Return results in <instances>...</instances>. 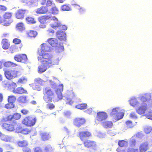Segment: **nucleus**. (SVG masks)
<instances>
[{
  "label": "nucleus",
  "instance_id": "nucleus-1",
  "mask_svg": "<svg viewBox=\"0 0 152 152\" xmlns=\"http://www.w3.org/2000/svg\"><path fill=\"white\" fill-rule=\"evenodd\" d=\"M50 50V47L46 44L41 45V51H39L38 61L42 65L38 68L39 73H43L47 69L55 64L54 61L50 54L47 53Z\"/></svg>",
  "mask_w": 152,
  "mask_h": 152
},
{
  "label": "nucleus",
  "instance_id": "nucleus-2",
  "mask_svg": "<svg viewBox=\"0 0 152 152\" xmlns=\"http://www.w3.org/2000/svg\"><path fill=\"white\" fill-rule=\"evenodd\" d=\"M63 85L60 84L56 91L53 88L46 87L43 89V99L46 102L49 103L52 102H57L63 99L62 91L63 90Z\"/></svg>",
  "mask_w": 152,
  "mask_h": 152
},
{
  "label": "nucleus",
  "instance_id": "nucleus-3",
  "mask_svg": "<svg viewBox=\"0 0 152 152\" xmlns=\"http://www.w3.org/2000/svg\"><path fill=\"white\" fill-rule=\"evenodd\" d=\"M0 124L3 129L10 132L15 130L17 126V123L15 121H11L6 117L1 119Z\"/></svg>",
  "mask_w": 152,
  "mask_h": 152
},
{
  "label": "nucleus",
  "instance_id": "nucleus-4",
  "mask_svg": "<svg viewBox=\"0 0 152 152\" xmlns=\"http://www.w3.org/2000/svg\"><path fill=\"white\" fill-rule=\"evenodd\" d=\"M140 100L142 103V105L136 109V112L140 114H144L147 109L146 104L145 103L147 100L146 95L142 96L140 97Z\"/></svg>",
  "mask_w": 152,
  "mask_h": 152
},
{
  "label": "nucleus",
  "instance_id": "nucleus-5",
  "mask_svg": "<svg viewBox=\"0 0 152 152\" xmlns=\"http://www.w3.org/2000/svg\"><path fill=\"white\" fill-rule=\"evenodd\" d=\"M84 146L90 150H96L97 148L96 142L92 140L86 139L83 142Z\"/></svg>",
  "mask_w": 152,
  "mask_h": 152
},
{
  "label": "nucleus",
  "instance_id": "nucleus-6",
  "mask_svg": "<svg viewBox=\"0 0 152 152\" xmlns=\"http://www.w3.org/2000/svg\"><path fill=\"white\" fill-rule=\"evenodd\" d=\"M36 121V117L27 116L23 118L22 121V123L27 126L31 127L35 125Z\"/></svg>",
  "mask_w": 152,
  "mask_h": 152
},
{
  "label": "nucleus",
  "instance_id": "nucleus-7",
  "mask_svg": "<svg viewBox=\"0 0 152 152\" xmlns=\"http://www.w3.org/2000/svg\"><path fill=\"white\" fill-rule=\"evenodd\" d=\"M12 13L9 12H5L3 15V18L4 21V25L8 26L13 22L12 19Z\"/></svg>",
  "mask_w": 152,
  "mask_h": 152
},
{
  "label": "nucleus",
  "instance_id": "nucleus-8",
  "mask_svg": "<svg viewBox=\"0 0 152 152\" xmlns=\"http://www.w3.org/2000/svg\"><path fill=\"white\" fill-rule=\"evenodd\" d=\"M18 73V71L15 70H6L4 72V75L7 79L11 80L17 77Z\"/></svg>",
  "mask_w": 152,
  "mask_h": 152
},
{
  "label": "nucleus",
  "instance_id": "nucleus-9",
  "mask_svg": "<svg viewBox=\"0 0 152 152\" xmlns=\"http://www.w3.org/2000/svg\"><path fill=\"white\" fill-rule=\"evenodd\" d=\"M86 122V119L83 117H76L73 121V125L77 127H80L84 124Z\"/></svg>",
  "mask_w": 152,
  "mask_h": 152
},
{
  "label": "nucleus",
  "instance_id": "nucleus-10",
  "mask_svg": "<svg viewBox=\"0 0 152 152\" xmlns=\"http://www.w3.org/2000/svg\"><path fill=\"white\" fill-rule=\"evenodd\" d=\"M14 58L15 60L18 62L23 63H26L27 62L28 58L25 54H17L14 56Z\"/></svg>",
  "mask_w": 152,
  "mask_h": 152
},
{
  "label": "nucleus",
  "instance_id": "nucleus-11",
  "mask_svg": "<svg viewBox=\"0 0 152 152\" xmlns=\"http://www.w3.org/2000/svg\"><path fill=\"white\" fill-rule=\"evenodd\" d=\"M28 12V11L26 10L18 9L15 13V17L18 19H23L25 15H27Z\"/></svg>",
  "mask_w": 152,
  "mask_h": 152
},
{
  "label": "nucleus",
  "instance_id": "nucleus-12",
  "mask_svg": "<svg viewBox=\"0 0 152 152\" xmlns=\"http://www.w3.org/2000/svg\"><path fill=\"white\" fill-rule=\"evenodd\" d=\"M66 104L69 105H72L74 102L75 103H79L81 102V99L80 98H75L74 97L67 96L65 97L64 99Z\"/></svg>",
  "mask_w": 152,
  "mask_h": 152
},
{
  "label": "nucleus",
  "instance_id": "nucleus-13",
  "mask_svg": "<svg viewBox=\"0 0 152 152\" xmlns=\"http://www.w3.org/2000/svg\"><path fill=\"white\" fill-rule=\"evenodd\" d=\"M52 20L53 22L50 24V27L55 30L59 28L61 26V23L58 20V19L55 16H53L52 17Z\"/></svg>",
  "mask_w": 152,
  "mask_h": 152
},
{
  "label": "nucleus",
  "instance_id": "nucleus-14",
  "mask_svg": "<svg viewBox=\"0 0 152 152\" xmlns=\"http://www.w3.org/2000/svg\"><path fill=\"white\" fill-rule=\"evenodd\" d=\"M107 115L106 112L103 111L99 112L97 113L96 119L99 121H101L107 119Z\"/></svg>",
  "mask_w": 152,
  "mask_h": 152
},
{
  "label": "nucleus",
  "instance_id": "nucleus-15",
  "mask_svg": "<svg viewBox=\"0 0 152 152\" xmlns=\"http://www.w3.org/2000/svg\"><path fill=\"white\" fill-rule=\"evenodd\" d=\"M91 133L88 131H81L79 132L78 137L80 138V140L82 141L85 140V138L89 137L91 136Z\"/></svg>",
  "mask_w": 152,
  "mask_h": 152
},
{
  "label": "nucleus",
  "instance_id": "nucleus-16",
  "mask_svg": "<svg viewBox=\"0 0 152 152\" xmlns=\"http://www.w3.org/2000/svg\"><path fill=\"white\" fill-rule=\"evenodd\" d=\"M148 149V145L147 142L141 143L139 147V152H145Z\"/></svg>",
  "mask_w": 152,
  "mask_h": 152
},
{
  "label": "nucleus",
  "instance_id": "nucleus-17",
  "mask_svg": "<svg viewBox=\"0 0 152 152\" xmlns=\"http://www.w3.org/2000/svg\"><path fill=\"white\" fill-rule=\"evenodd\" d=\"M16 144L19 147L23 148L28 146V145L29 143L27 140H24L18 141Z\"/></svg>",
  "mask_w": 152,
  "mask_h": 152
},
{
  "label": "nucleus",
  "instance_id": "nucleus-18",
  "mask_svg": "<svg viewBox=\"0 0 152 152\" xmlns=\"http://www.w3.org/2000/svg\"><path fill=\"white\" fill-rule=\"evenodd\" d=\"M6 117L11 121H13V120H18L21 118V115L20 113H15L13 115H9L6 116Z\"/></svg>",
  "mask_w": 152,
  "mask_h": 152
},
{
  "label": "nucleus",
  "instance_id": "nucleus-19",
  "mask_svg": "<svg viewBox=\"0 0 152 152\" xmlns=\"http://www.w3.org/2000/svg\"><path fill=\"white\" fill-rule=\"evenodd\" d=\"M2 48L4 50L8 49L10 47V44L8 39L4 38L1 41Z\"/></svg>",
  "mask_w": 152,
  "mask_h": 152
},
{
  "label": "nucleus",
  "instance_id": "nucleus-20",
  "mask_svg": "<svg viewBox=\"0 0 152 152\" xmlns=\"http://www.w3.org/2000/svg\"><path fill=\"white\" fill-rule=\"evenodd\" d=\"M12 92L15 94H22L27 93V91L22 87H19L16 88Z\"/></svg>",
  "mask_w": 152,
  "mask_h": 152
},
{
  "label": "nucleus",
  "instance_id": "nucleus-21",
  "mask_svg": "<svg viewBox=\"0 0 152 152\" xmlns=\"http://www.w3.org/2000/svg\"><path fill=\"white\" fill-rule=\"evenodd\" d=\"M56 36L59 40H66V34L62 31H58L56 33Z\"/></svg>",
  "mask_w": 152,
  "mask_h": 152
},
{
  "label": "nucleus",
  "instance_id": "nucleus-22",
  "mask_svg": "<svg viewBox=\"0 0 152 152\" xmlns=\"http://www.w3.org/2000/svg\"><path fill=\"white\" fill-rule=\"evenodd\" d=\"M47 42L53 47H56L58 45V40L55 38H49L47 40Z\"/></svg>",
  "mask_w": 152,
  "mask_h": 152
},
{
  "label": "nucleus",
  "instance_id": "nucleus-23",
  "mask_svg": "<svg viewBox=\"0 0 152 152\" xmlns=\"http://www.w3.org/2000/svg\"><path fill=\"white\" fill-rule=\"evenodd\" d=\"M102 126L104 128L106 129L111 128L113 125V123L110 121H105L102 123Z\"/></svg>",
  "mask_w": 152,
  "mask_h": 152
},
{
  "label": "nucleus",
  "instance_id": "nucleus-24",
  "mask_svg": "<svg viewBox=\"0 0 152 152\" xmlns=\"http://www.w3.org/2000/svg\"><path fill=\"white\" fill-rule=\"evenodd\" d=\"M48 11V9L46 7L42 6L37 9L36 13L39 14H45Z\"/></svg>",
  "mask_w": 152,
  "mask_h": 152
},
{
  "label": "nucleus",
  "instance_id": "nucleus-25",
  "mask_svg": "<svg viewBox=\"0 0 152 152\" xmlns=\"http://www.w3.org/2000/svg\"><path fill=\"white\" fill-rule=\"evenodd\" d=\"M17 101L20 104H24L26 103L27 101V96L25 95L20 96L18 97Z\"/></svg>",
  "mask_w": 152,
  "mask_h": 152
},
{
  "label": "nucleus",
  "instance_id": "nucleus-26",
  "mask_svg": "<svg viewBox=\"0 0 152 152\" xmlns=\"http://www.w3.org/2000/svg\"><path fill=\"white\" fill-rule=\"evenodd\" d=\"M37 32L34 30H30L26 33L27 36L30 38H34L37 35Z\"/></svg>",
  "mask_w": 152,
  "mask_h": 152
},
{
  "label": "nucleus",
  "instance_id": "nucleus-27",
  "mask_svg": "<svg viewBox=\"0 0 152 152\" xmlns=\"http://www.w3.org/2000/svg\"><path fill=\"white\" fill-rule=\"evenodd\" d=\"M25 20L26 22L29 24H33L36 23L35 19L30 16L26 17Z\"/></svg>",
  "mask_w": 152,
  "mask_h": 152
},
{
  "label": "nucleus",
  "instance_id": "nucleus-28",
  "mask_svg": "<svg viewBox=\"0 0 152 152\" xmlns=\"http://www.w3.org/2000/svg\"><path fill=\"white\" fill-rule=\"evenodd\" d=\"M16 28L19 31H22L25 30V27L24 24L22 22L18 23L16 25Z\"/></svg>",
  "mask_w": 152,
  "mask_h": 152
},
{
  "label": "nucleus",
  "instance_id": "nucleus-29",
  "mask_svg": "<svg viewBox=\"0 0 152 152\" xmlns=\"http://www.w3.org/2000/svg\"><path fill=\"white\" fill-rule=\"evenodd\" d=\"M16 100V96L13 95H11L8 96L7 101L9 103L12 104L14 103Z\"/></svg>",
  "mask_w": 152,
  "mask_h": 152
},
{
  "label": "nucleus",
  "instance_id": "nucleus-30",
  "mask_svg": "<svg viewBox=\"0 0 152 152\" xmlns=\"http://www.w3.org/2000/svg\"><path fill=\"white\" fill-rule=\"evenodd\" d=\"M4 65L6 67H10L16 66L17 64L11 61H8L5 62L4 64Z\"/></svg>",
  "mask_w": 152,
  "mask_h": 152
},
{
  "label": "nucleus",
  "instance_id": "nucleus-31",
  "mask_svg": "<svg viewBox=\"0 0 152 152\" xmlns=\"http://www.w3.org/2000/svg\"><path fill=\"white\" fill-rule=\"evenodd\" d=\"M51 13L54 15H56L58 14L59 12L58 9L55 5L51 8L50 10Z\"/></svg>",
  "mask_w": 152,
  "mask_h": 152
},
{
  "label": "nucleus",
  "instance_id": "nucleus-32",
  "mask_svg": "<svg viewBox=\"0 0 152 152\" xmlns=\"http://www.w3.org/2000/svg\"><path fill=\"white\" fill-rule=\"evenodd\" d=\"M75 107L79 109L84 110L86 109L87 105L86 103L80 104L76 105Z\"/></svg>",
  "mask_w": 152,
  "mask_h": 152
},
{
  "label": "nucleus",
  "instance_id": "nucleus-33",
  "mask_svg": "<svg viewBox=\"0 0 152 152\" xmlns=\"http://www.w3.org/2000/svg\"><path fill=\"white\" fill-rule=\"evenodd\" d=\"M130 104L133 107L138 105L139 103L135 99H132L129 100Z\"/></svg>",
  "mask_w": 152,
  "mask_h": 152
},
{
  "label": "nucleus",
  "instance_id": "nucleus-34",
  "mask_svg": "<svg viewBox=\"0 0 152 152\" xmlns=\"http://www.w3.org/2000/svg\"><path fill=\"white\" fill-rule=\"evenodd\" d=\"M41 137L42 140L43 141L48 140L50 138L49 134L45 133H42L41 134Z\"/></svg>",
  "mask_w": 152,
  "mask_h": 152
},
{
  "label": "nucleus",
  "instance_id": "nucleus-35",
  "mask_svg": "<svg viewBox=\"0 0 152 152\" xmlns=\"http://www.w3.org/2000/svg\"><path fill=\"white\" fill-rule=\"evenodd\" d=\"M124 115V113L119 111L114 118L118 120L122 118Z\"/></svg>",
  "mask_w": 152,
  "mask_h": 152
},
{
  "label": "nucleus",
  "instance_id": "nucleus-36",
  "mask_svg": "<svg viewBox=\"0 0 152 152\" xmlns=\"http://www.w3.org/2000/svg\"><path fill=\"white\" fill-rule=\"evenodd\" d=\"M128 142L124 140H120L118 142V145L121 147H124L127 145Z\"/></svg>",
  "mask_w": 152,
  "mask_h": 152
},
{
  "label": "nucleus",
  "instance_id": "nucleus-37",
  "mask_svg": "<svg viewBox=\"0 0 152 152\" xmlns=\"http://www.w3.org/2000/svg\"><path fill=\"white\" fill-rule=\"evenodd\" d=\"M35 0H22V2L26 4L27 5L30 6L34 2Z\"/></svg>",
  "mask_w": 152,
  "mask_h": 152
},
{
  "label": "nucleus",
  "instance_id": "nucleus-38",
  "mask_svg": "<svg viewBox=\"0 0 152 152\" xmlns=\"http://www.w3.org/2000/svg\"><path fill=\"white\" fill-rule=\"evenodd\" d=\"M44 151L45 152H51L53 151V148L51 145H48L45 146Z\"/></svg>",
  "mask_w": 152,
  "mask_h": 152
},
{
  "label": "nucleus",
  "instance_id": "nucleus-39",
  "mask_svg": "<svg viewBox=\"0 0 152 152\" xmlns=\"http://www.w3.org/2000/svg\"><path fill=\"white\" fill-rule=\"evenodd\" d=\"M119 111V110L118 108H113L110 113V115L111 116H113L114 117Z\"/></svg>",
  "mask_w": 152,
  "mask_h": 152
},
{
  "label": "nucleus",
  "instance_id": "nucleus-40",
  "mask_svg": "<svg viewBox=\"0 0 152 152\" xmlns=\"http://www.w3.org/2000/svg\"><path fill=\"white\" fill-rule=\"evenodd\" d=\"M17 86V84L14 82H12L11 84L9 85L8 88L9 89L12 90V91H13L14 89H15L16 87Z\"/></svg>",
  "mask_w": 152,
  "mask_h": 152
},
{
  "label": "nucleus",
  "instance_id": "nucleus-41",
  "mask_svg": "<svg viewBox=\"0 0 152 152\" xmlns=\"http://www.w3.org/2000/svg\"><path fill=\"white\" fill-rule=\"evenodd\" d=\"M61 9L63 11H69L70 10V8L67 4H65L61 6Z\"/></svg>",
  "mask_w": 152,
  "mask_h": 152
},
{
  "label": "nucleus",
  "instance_id": "nucleus-42",
  "mask_svg": "<svg viewBox=\"0 0 152 152\" xmlns=\"http://www.w3.org/2000/svg\"><path fill=\"white\" fill-rule=\"evenodd\" d=\"M47 34L50 36H52L55 33V31L53 28H49L47 30Z\"/></svg>",
  "mask_w": 152,
  "mask_h": 152
},
{
  "label": "nucleus",
  "instance_id": "nucleus-43",
  "mask_svg": "<svg viewBox=\"0 0 152 152\" xmlns=\"http://www.w3.org/2000/svg\"><path fill=\"white\" fill-rule=\"evenodd\" d=\"M136 145V141L135 139H132L129 142V145L131 147H134Z\"/></svg>",
  "mask_w": 152,
  "mask_h": 152
},
{
  "label": "nucleus",
  "instance_id": "nucleus-44",
  "mask_svg": "<svg viewBox=\"0 0 152 152\" xmlns=\"http://www.w3.org/2000/svg\"><path fill=\"white\" fill-rule=\"evenodd\" d=\"M46 3V6L47 7L55 5V4L53 2L52 0H47Z\"/></svg>",
  "mask_w": 152,
  "mask_h": 152
},
{
  "label": "nucleus",
  "instance_id": "nucleus-45",
  "mask_svg": "<svg viewBox=\"0 0 152 152\" xmlns=\"http://www.w3.org/2000/svg\"><path fill=\"white\" fill-rule=\"evenodd\" d=\"M34 152H43L42 148L39 146H37L33 149Z\"/></svg>",
  "mask_w": 152,
  "mask_h": 152
},
{
  "label": "nucleus",
  "instance_id": "nucleus-46",
  "mask_svg": "<svg viewBox=\"0 0 152 152\" xmlns=\"http://www.w3.org/2000/svg\"><path fill=\"white\" fill-rule=\"evenodd\" d=\"M152 129L150 127H146L144 129V131L146 134H149L152 131Z\"/></svg>",
  "mask_w": 152,
  "mask_h": 152
},
{
  "label": "nucleus",
  "instance_id": "nucleus-47",
  "mask_svg": "<svg viewBox=\"0 0 152 152\" xmlns=\"http://www.w3.org/2000/svg\"><path fill=\"white\" fill-rule=\"evenodd\" d=\"M1 139L4 141L8 142L10 140V138L7 135H3L1 136Z\"/></svg>",
  "mask_w": 152,
  "mask_h": 152
},
{
  "label": "nucleus",
  "instance_id": "nucleus-48",
  "mask_svg": "<svg viewBox=\"0 0 152 152\" xmlns=\"http://www.w3.org/2000/svg\"><path fill=\"white\" fill-rule=\"evenodd\" d=\"M38 20L40 23L42 24H44L46 21L44 15L39 17L38 18Z\"/></svg>",
  "mask_w": 152,
  "mask_h": 152
},
{
  "label": "nucleus",
  "instance_id": "nucleus-49",
  "mask_svg": "<svg viewBox=\"0 0 152 152\" xmlns=\"http://www.w3.org/2000/svg\"><path fill=\"white\" fill-rule=\"evenodd\" d=\"M127 127L128 128H132L134 126L132 122L131 121H128L126 122Z\"/></svg>",
  "mask_w": 152,
  "mask_h": 152
},
{
  "label": "nucleus",
  "instance_id": "nucleus-50",
  "mask_svg": "<svg viewBox=\"0 0 152 152\" xmlns=\"http://www.w3.org/2000/svg\"><path fill=\"white\" fill-rule=\"evenodd\" d=\"M23 152H32L31 149L28 146L22 148Z\"/></svg>",
  "mask_w": 152,
  "mask_h": 152
},
{
  "label": "nucleus",
  "instance_id": "nucleus-51",
  "mask_svg": "<svg viewBox=\"0 0 152 152\" xmlns=\"http://www.w3.org/2000/svg\"><path fill=\"white\" fill-rule=\"evenodd\" d=\"M21 113L23 115H27L29 113V110L25 108L23 109L20 111Z\"/></svg>",
  "mask_w": 152,
  "mask_h": 152
},
{
  "label": "nucleus",
  "instance_id": "nucleus-52",
  "mask_svg": "<svg viewBox=\"0 0 152 152\" xmlns=\"http://www.w3.org/2000/svg\"><path fill=\"white\" fill-rule=\"evenodd\" d=\"M13 42L15 44H18L21 43V40L19 39L15 38L13 39Z\"/></svg>",
  "mask_w": 152,
  "mask_h": 152
},
{
  "label": "nucleus",
  "instance_id": "nucleus-53",
  "mask_svg": "<svg viewBox=\"0 0 152 152\" xmlns=\"http://www.w3.org/2000/svg\"><path fill=\"white\" fill-rule=\"evenodd\" d=\"M145 115L147 118L152 120V112H149L146 113Z\"/></svg>",
  "mask_w": 152,
  "mask_h": 152
},
{
  "label": "nucleus",
  "instance_id": "nucleus-54",
  "mask_svg": "<svg viewBox=\"0 0 152 152\" xmlns=\"http://www.w3.org/2000/svg\"><path fill=\"white\" fill-rule=\"evenodd\" d=\"M22 133L26 134H29L31 132V131L27 128L23 129L22 131Z\"/></svg>",
  "mask_w": 152,
  "mask_h": 152
},
{
  "label": "nucleus",
  "instance_id": "nucleus-55",
  "mask_svg": "<svg viewBox=\"0 0 152 152\" xmlns=\"http://www.w3.org/2000/svg\"><path fill=\"white\" fill-rule=\"evenodd\" d=\"M7 10V7L3 5H0V13L2 12H4Z\"/></svg>",
  "mask_w": 152,
  "mask_h": 152
},
{
  "label": "nucleus",
  "instance_id": "nucleus-56",
  "mask_svg": "<svg viewBox=\"0 0 152 152\" xmlns=\"http://www.w3.org/2000/svg\"><path fill=\"white\" fill-rule=\"evenodd\" d=\"M47 107L50 110H52L55 108V105L53 103H49L47 105Z\"/></svg>",
  "mask_w": 152,
  "mask_h": 152
},
{
  "label": "nucleus",
  "instance_id": "nucleus-57",
  "mask_svg": "<svg viewBox=\"0 0 152 152\" xmlns=\"http://www.w3.org/2000/svg\"><path fill=\"white\" fill-rule=\"evenodd\" d=\"M67 29L66 26L64 25H62L61 24V26L59 27L58 29L60 30L61 31L62 30H66Z\"/></svg>",
  "mask_w": 152,
  "mask_h": 152
},
{
  "label": "nucleus",
  "instance_id": "nucleus-58",
  "mask_svg": "<svg viewBox=\"0 0 152 152\" xmlns=\"http://www.w3.org/2000/svg\"><path fill=\"white\" fill-rule=\"evenodd\" d=\"M127 152H139V150L137 148H129Z\"/></svg>",
  "mask_w": 152,
  "mask_h": 152
},
{
  "label": "nucleus",
  "instance_id": "nucleus-59",
  "mask_svg": "<svg viewBox=\"0 0 152 152\" xmlns=\"http://www.w3.org/2000/svg\"><path fill=\"white\" fill-rule=\"evenodd\" d=\"M46 21L48 20H52V17L51 15H44Z\"/></svg>",
  "mask_w": 152,
  "mask_h": 152
},
{
  "label": "nucleus",
  "instance_id": "nucleus-60",
  "mask_svg": "<svg viewBox=\"0 0 152 152\" xmlns=\"http://www.w3.org/2000/svg\"><path fill=\"white\" fill-rule=\"evenodd\" d=\"M58 50L61 51H63L64 50V47L63 44H60L58 47Z\"/></svg>",
  "mask_w": 152,
  "mask_h": 152
},
{
  "label": "nucleus",
  "instance_id": "nucleus-61",
  "mask_svg": "<svg viewBox=\"0 0 152 152\" xmlns=\"http://www.w3.org/2000/svg\"><path fill=\"white\" fill-rule=\"evenodd\" d=\"M130 116L132 118H136L137 117L134 113H132L130 114Z\"/></svg>",
  "mask_w": 152,
  "mask_h": 152
},
{
  "label": "nucleus",
  "instance_id": "nucleus-62",
  "mask_svg": "<svg viewBox=\"0 0 152 152\" xmlns=\"http://www.w3.org/2000/svg\"><path fill=\"white\" fill-rule=\"evenodd\" d=\"M25 80L24 78H20L19 79L18 82L19 83H22L23 82V81Z\"/></svg>",
  "mask_w": 152,
  "mask_h": 152
},
{
  "label": "nucleus",
  "instance_id": "nucleus-63",
  "mask_svg": "<svg viewBox=\"0 0 152 152\" xmlns=\"http://www.w3.org/2000/svg\"><path fill=\"white\" fill-rule=\"evenodd\" d=\"M9 34L7 33H4L2 35V37H8Z\"/></svg>",
  "mask_w": 152,
  "mask_h": 152
},
{
  "label": "nucleus",
  "instance_id": "nucleus-64",
  "mask_svg": "<svg viewBox=\"0 0 152 152\" xmlns=\"http://www.w3.org/2000/svg\"><path fill=\"white\" fill-rule=\"evenodd\" d=\"M41 4L42 5H45L46 4V0H41Z\"/></svg>",
  "mask_w": 152,
  "mask_h": 152
}]
</instances>
